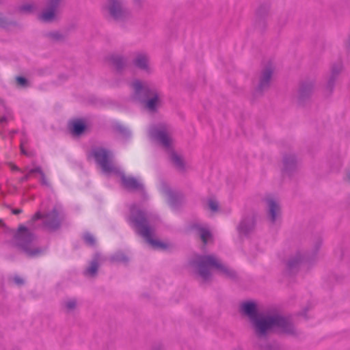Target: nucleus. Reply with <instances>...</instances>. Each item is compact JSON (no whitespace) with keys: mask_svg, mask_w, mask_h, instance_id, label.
Returning a JSON list of instances; mask_svg holds the SVG:
<instances>
[{"mask_svg":"<svg viewBox=\"0 0 350 350\" xmlns=\"http://www.w3.org/2000/svg\"><path fill=\"white\" fill-rule=\"evenodd\" d=\"M243 312L254 322L255 330L259 336H264L269 332L276 330L279 332H289L291 325L284 318L275 316H256V307L254 303L246 302L242 304Z\"/></svg>","mask_w":350,"mask_h":350,"instance_id":"f257e3e1","label":"nucleus"},{"mask_svg":"<svg viewBox=\"0 0 350 350\" xmlns=\"http://www.w3.org/2000/svg\"><path fill=\"white\" fill-rule=\"evenodd\" d=\"M198 267L199 274L204 279L208 278L211 271L213 269L226 277H232L234 275L232 271L223 265L220 261L213 256L200 257L198 260Z\"/></svg>","mask_w":350,"mask_h":350,"instance_id":"f03ea898","label":"nucleus"},{"mask_svg":"<svg viewBox=\"0 0 350 350\" xmlns=\"http://www.w3.org/2000/svg\"><path fill=\"white\" fill-rule=\"evenodd\" d=\"M131 220L137 232L145 238L154 249L164 250L168 247L167 243L152 239V231L147 226L146 221L142 213H139L137 217H133Z\"/></svg>","mask_w":350,"mask_h":350,"instance_id":"7ed1b4c3","label":"nucleus"},{"mask_svg":"<svg viewBox=\"0 0 350 350\" xmlns=\"http://www.w3.org/2000/svg\"><path fill=\"white\" fill-rule=\"evenodd\" d=\"M133 87L137 96L142 94L146 96H151L146 103V107L150 111H154L160 102L158 94L151 92L147 86L143 85L139 81L134 82Z\"/></svg>","mask_w":350,"mask_h":350,"instance_id":"20e7f679","label":"nucleus"},{"mask_svg":"<svg viewBox=\"0 0 350 350\" xmlns=\"http://www.w3.org/2000/svg\"><path fill=\"white\" fill-rule=\"evenodd\" d=\"M92 155L105 172H111L115 170L110 160L111 157L110 152L104 148H99L93 150Z\"/></svg>","mask_w":350,"mask_h":350,"instance_id":"39448f33","label":"nucleus"},{"mask_svg":"<svg viewBox=\"0 0 350 350\" xmlns=\"http://www.w3.org/2000/svg\"><path fill=\"white\" fill-rule=\"evenodd\" d=\"M152 137L156 139L158 142L162 144L165 148H169L172 144V139L167 131L164 127H161L159 129H153L151 131Z\"/></svg>","mask_w":350,"mask_h":350,"instance_id":"423d86ee","label":"nucleus"},{"mask_svg":"<svg viewBox=\"0 0 350 350\" xmlns=\"http://www.w3.org/2000/svg\"><path fill=\"white\" fill-rule=\"evenodd\" d=\"M59 0H49L48 8L40 15V19L43 22L53 21L57 14V5Z\"/></svg>","mask_w":350,"mask_h":350,"instance_id":"0eeeda50","label":"nucleus"},{"mask_svg":"<svg viewBox=\"0 0 350 350\" xmlns=\"http://www.w3.org/2000/svg\"><path fill=\"white\" fill-rule=\"evenodd\" d=\"M273 72V68L272 65L265 66L262 70L259 79L258 88L260 90H263L269 87Z\"/></svg>","mask_w":350,"mask_h":350,"instance_id":"6e6552de","label":"nucleus"},{"mask_svg":"<svg viewBox=\"0 0 350 350\" xmlns=\"http://www.w3.org/2000/svg\"><path fill=\"white\" fill-rule=\"evenodd\" d=\"M107 10L110 15L117 19L124 14V10L120 0H109Z\"/></svg>","mask_w":350,"mask_h":350,"instance_id":"1a4fd4ad","label":"nucleus"},{"mask_svg":"<svg viewBox=\"0 0 350 350\" xmlns=\"http://www.w3.org/2000/svg\"><path fill=\"white\" fill-rule=\"evenodd\" d=\"M16 239L21 242V244L24 246L25 243L31 242L33 237L32 234L24 226H20L17 233L16 234Z\"/></svg>","mask_w":350,"mask_h":350,"instance_id":"9d476101","label":"nucleus"},{"mask_svg":"<svg viewBox=\"0 0 350 350\" xmlns=\"http://www.w3.org/2000/svg\"><path fill=\"white\" fill-rule=\"evenodd\" d=\"M271 220L274 222L280 216V208L278 202L273 198L267 200Z\"/></svg>","mask_w":350,"mask_h":350,"instance_id":"9b49d317","label":"nucleus"},{"mask_svg":"<svg viewBox=\"0 0 350 350\" xmlns=\"http://www.w3.org/2000/svg\"><path fill=\"white\" fill-rule=\"evenodd\" d=\"M59 225V219H58V213L56 210L47 215V222L46 226L50 230H54Z\"/></svg>","mask_w":350,"mask_h":350,"instance_id":"f8f14e48","label":"nucleus"},{"mask_svg":"<svg viewBox=\"0 0 350 350\" xmlns=\"http://www.w3.org/2000/svg\"><path fill=\"white\" fill-rule=\"evenodd\" d=\"M38 173L40 176V180L43 185H48L49 184L48 179L46 178V176L43 173V172L41 170L40 167H36L34 169L30 170L27 174L22 178V181L27 180L33 174Z\"/></svg>","mask_w":350,"mask_h":350,"instance_id":"ddd939ff","label":"nucleus"},{"mask_svg":"<svg viewBox=\"0 0 350 350\" xmlns=\"http://www.w3.org/2000/svg\"><path fill=\"white\" fill-rule=\"evenodd\" d=\"M122 181L123 185L129 189H135L140 187L141 184L140 183L132 177H127L125 176H122Z\"/></svg>","mask_w":350,"mask_h":350,"instance_id":"4468645a","label":"nucleus"},{"mask_svg":"<svg viewBox=\"0 0 350 350\" xmlns=\"http://www.w3.org/2000/svg\"><path fill=\"white\" fill-rule=\"evenodd\" d=\"M85 129L84 122L81 120H76L70 123V129L75 135H81Z\"/></svg>","mask_w":350,"mask_h":350,"instance_id":"2eb2a0df","label":"nucleus"},{"mask_svg":"<svg viewBox=\"0 0 350 350\" xmlns=\"http://www.w3.org/2000/svg\"><path fill=\"white\" fill-rule=\"evenodd\" d=\"M135 64L137 67L141 69L148 70V59L147 56L145 54L137 55L135 60Z\"/></svg>","mask_w":350,"mask_h":350,"instance_id":"dca6fc26","label":"nucleus"},{"mask_svg":"<svg viewBox=\"0 0 350 350\" xmlns=\"http://www.w3.org/2000/svg\"><path fill=\"white\" fill-rule=\"evenodd\" d=\"M170 157L172 162L178 169H182L183 167V161L181 157L172 150H170Z\"/></svg>","mask_w":350,"mask_h":350,"instance_id":"f3484780","label":"nucleus"},{"mask_svg":"<svg viewBox=\"0 0 350 350\" xmlns=\"http://www.w3.org/2000/svg\"><path fill=\"white\" fill-rule=\"evenodd\" d=\"M98 263L96 261L92 262L90 267L85 271V274L90 276H94L98 269Z\"/></svg>","mask_w":350,"mask_h":350,"instance_id":"a211bd4d","label":"nucleus"},{"mask_svg":"<svg viewBox=\"0 0 350 350\" xmlns=\"http://www.w3.org/2000/svg\"><path fill=\"white\" fill-rule=\"evenodd\" d=\"M207 205L208 208L213 213L217 212L219 209L217 202L213 198H211L208 200Z\"/></svg>","mask_w":350,"mask_h":350,"instance_id":"6ab92c4d","label":"nucleus"},{"mask_svg":"<svg viewBox=\"0 0 350 350\" xmlns=\"http://www.w3.org/2000/svg\"><path fill=\"white\" fill-rule=\"evenodd\" d=\"M200 237L204 244H206L209 238H211V233L207 230L202 228L200 230Z\"/></svg>","mask_w":350,"mask_h":350,"instance_id":"aec40b11","label":"nucleus"},{"mask_svg":"<svg viewBox=\"0 0 350 350\" xmlns=\"http://www.w3.org/2000/svg\"><path fill=\"white\" fill-rule=\"evenodd\" d=\"M111 60L112 64L114 66H116L117 69H119L123 63L122 58L119 56L112 57Z\"/></svg>","mask_w":350,"mask_h":350,"instance_id":"412c9836","label":"nucleus"},{"mask_svg":"<svg viewBox=\"0 0 350 350\" xmlns=\"http://www.w3.org/2000/svg\"><path fill=\"white\" fill-rule=\"evenodd\" d=\"M84 239L89 245H93L94 243V238L91 234H86L84 237Z\"/></svg>","mask_w":350,"mask_h":350,"instance_id":"4be33fe9","label":"nucleus"},{"mask_svg":"<svg viewBox=\"0 0 350 350\" xmlns=\"http://www.w3.org/2000/svg\"><path fill=\"white\" fill-rule=\"evenodd\" d=\"M68 310H72L76 306V301L75 300H70L66 304Z\"/></svg>","mask_w":350,"mask_h":350,"instance_id":"5701e85b","label":"nucleus"},{"mask_svg":"<svg viewBox=\"0 0 350 350\" xmlns=\"http://www.w3.org/2000/svg\"><path fill=\"white\" fill-rule=\"evenodd\" d=\"M16 80L19 85L23 86L26 83V79L24 77H16Z\"/></svg>","mask_w":350,"mask_h":350,"instance_id":"b1692460","label":"nucleus"},{"mask_svg":"<svg viewBox=\"0 0 350 350\" xmlns=\"http://www.w3.org/2000/svg\"><path fill=\"white\" fill-rule=\"evenodd\" d=\"M14 280L15 283L17 284H21L23 283V279L20 278L19 277H15Z\"/></svg>","mask_w":350,"mask_h":350,"instance_id":"393cba45","label":"nucleus"},{"mask_svg":"<svg viewBox=\"0 0 350 350\" xmlns=\"http://www.w3.org/2000/svg\"><path fill=\"white\" fill-rule=\"evenodd\" d=\"M40 217H41V215H40V213H36V214L33 215V218H32V220H33V221H35V220H36V219H39V218H40Z\"/></svg>","mask_w":350,"mask_h":350,"instance_id":"a878e982","label":"nucleus"},{"mask_svg":"<svg viewBox=\"0 0 350 350\" xmlns=\"http://www.w3.org/2000/svg\"><path fill=\"white\" fill-rule=\"evenodd\" d=\"M21 212H22L21 209H19V208H16V209H13L12 210V213L14 214V215L21 213Z\"/></svg>","mask_w":350,"mask_h":350,"instance_id":"bb28decb","label":"nucleus"},{"mask_svg":"<svg viewBox=\"0 0 350 350\" xmlns=\"http://www.w3.org/2000/svg\"><path fill=\"white\" fill-rule=\"evenodd\" d=\"M23 9H24L25 10L29 11V10H30V7H29V6H25V7L23 8Z\"/></svg>","mask_w":350,"mask_h":350,"instance_id":"cd10ccee","label":"nucleus"},{"mask_svg":"<svg viewBox=\"0 0 350 350\" xmlns=\"http://www.w3.org/2000/svg\"><path fill=\"white\" fill-rule=\"evenodd\" d=\"M21 151H22V152H23V154H26V152L24 151V150H23V147H22V146H21Z\"/></svg>","mask_w":350,"mask_h":350,"instance_id":"c85d7f7f","label":"nucleus"},{"mask_svg":"<svg viewBox=\"0 0 350 350\" xmlns=\"http://www.w3.org/2000/svg\"><path fill=\"white\" fill-rule=\"evenodd\" d=\"M12 168H16V167L14 165H12Z\"/></svg>","mask_w":350,"mask_h":350,"instance_id":"c756f323","label":"nucleus"},{"mask_svg":"<svg viewBox=\"0 0 350 350\" xmlns=\"http://www.w3.org/2000/svg\"><path fill=\"white\" fill-rule=\"evenodd\" d=\"M1 223H2V220L0 219V224H1Z\"/></svg>","mask_w":350,"mask_h":350,"instance_id":"7c9ffc66","label":"nucleus"}]
</instances>
